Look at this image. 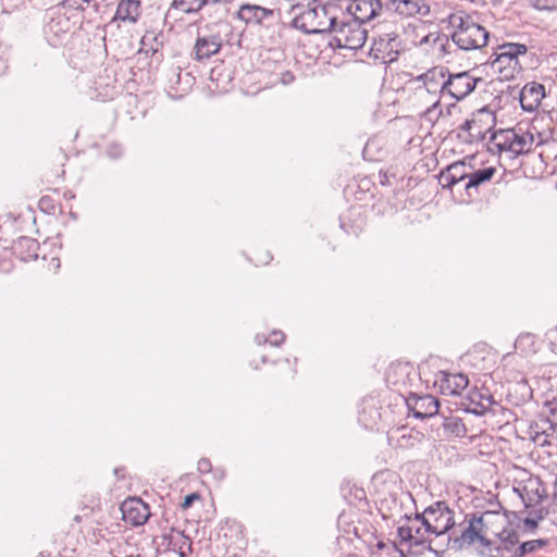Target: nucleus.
Returning <instances> with one entry per match:
<instances>
[{
  "instance_id": "72a5a7b5",
  "label": "nucleus",
  "mask_w": 557,
  "mask_h": 557,
  "mask_svg": "<svg viewBox=\"0 0 557 557\" xmlns=\"http://www.w3.org/2000/svg\"><path fill=\"white\" fill-rule=\"evenodd\" d=\"M422 435L418 432L408 431L407 433H403L397 440V444L401 448H409L414 446L417 443L421 441Z\"/></svg>"
},
{
  "instance_id": "de8ad7c7",
  "label": "nucleus",
  "mask_w": 557,
  "mask_h": 557,
  "mask_svg": "<svg viewBox=\"0 0 557 557\" xmlns=\"http://www.w3.org/2000/svg\"><path fill=\"white\" fill-rule=\"evenodd\" d=\"M49 202V199L48 198H45L42 197L39 201V206L44 209L45 208V203H48Z\"/></svg>"
},
{
  "instance_id": "3c124183",
  "label": "nucleus",
  "mask_w": 557,
  "mask_h": 557,
  "mask_svg": "<svg viewBox=\"0 0 557 557\" xmlns=\"http://www.w3.org/2000/svg\"><path fill=\"white\" fill-rule=\"evenodd\" d=\"M269 260H270V258L267 257L264 260H260V262L267 264L269 262Z\"/></svg>"
},
{
  "instance_id": "6ab92c4d",
  "label": "nucleus",
  "mask_w": 557,
  "mask_h": 557,
  "mask_svg": "<svg viewBox=\"0 0 557 557\" xmlns=\"http://www.w3.org/2000/svg\"><path fill=\"white\" fill-rule=\"evenodd\" d=\"M165 79L169 92H173L174 97H181L186 92L191 84L193 77L189 73L182 77V69L180 66H171L165 72Z\"/></svg>"
},
{
  "instance_id": "bb28decb",
  "label": "nucleus",
  "mask_w": 557,
  "mask_h": 557,
  "mask_svg": "<svg viewBox=\"0 0 557 557\" xmlns=\"http://www.w3.org/2000/svg\"><path fill=\"white\" fill-rule=\"evenodd\" d=\"M495 174V168L488 166L473 172H469L468 182L465 185L467 191L471 188H476L479 185L491 181Z\"/></svg>"
},
{
  "instance_id": "f8f14e48",
  "label": "nucleus",
  "mask_w": 557,
  "mask_h": 557,
  "mask_svg": "<svg viewBox=\"0 0 557 557\" xmlns=\"http://www.w3.org/2000/svg\"><path fill=\"white\" fill-rule=\"evenodd\" d=\"M527 46L523 44H505L498 47V52L494 53L495 59L491 65L495 71L504 72L506 69H516L518 57L527 53Z\"/></svg>"
},
{
  "instance_id": "b1692460",
  "label": "nucleus",
  "mask_w": 557,
  "mask_h": 557,
  "mask_svg": "<svg viewBox=\"0 0 557 557\" xmlns=\"http://www.w3.org/2000/svg\"><path fill=\"white\" fill-rule=\"evenodd\" d=\"M438 400L430 395L418 397L414 406L408 405L412 416L417 419H425L433 417L438 411Z\"/></svg>"
},
{
  "instance_id": "473e14b6",
  "label": "nucleus",
  "mask_w": 557,
  "mask_h": 557,
  "mask_svg": "<svg viewBox=\"0 0 557 557\" xmlns=\"http://www.w3.org/2000/svg\"><path fill=\"white\" fill-rule=\"evenodd\" d=\"M285 335L282 331H273L269 337L263 334L256 335V342L258 345L269 343L272 346H280L284 343Z\"/></svg>"
},
{
  "instance_id": "58836bf2",
  "label": "nucleus",
  "mask_w": 557,
  "mask_h": 557,
  "mask_svg": "<svg viewBox=\"0 0 557 557\" xmlns=\"http://www.w3.org/2000/svg\"><path fill=\"white\" fill-rule=\"evenodd\" d=\"M532 7L539 11H553L554 4H549V0H532Z\"/></svg>"
},
{
  "instance_id": "9d476101",
  "label": "nucleus",
  "mask_w": 557,
  "mask_h": 557,
  "mask_svg": "<svg viewBox=\"0 0 557 557\" xmlns=\"http://www.w3.org/2000/svg\"><path fill=\"white\" fill-rule=\"evenodd\" d=\"M496 124L495 113L487 107H483L472 113L471 119L466 120L460 128L469 133L475 140H484Z\"/></svg>"
},
{
  "instance_id": "09e8293b",
  "label": "nucleus",
  "mask_w": 557,
  "mask_h": 557,
  "mask_svg": "<svg viewBox=\"0 0 557 557\" xmlns=\"http://www.w3.org/2000/svg\"><path fill=\"white\" fill-rule=\"evenodd\" d=\"M431 36H432V35L424 36V37L421 39L420 45L426 44V42L430 40V37H431Z\"/></svg>"
},
{
  "instance_id": "423d86ee",
  "label": "nucleus",
  "mask_w": 557,
  "mask_h": 557,
  "mask_svg": "<svg viewBox=\"0 0 557 557\" xmlns=\"http://www.w3.org/2000/svg\"><path fill=\"white\" fill-rule=\"evenodd\" d=\"M333 32L331 45L341 49L358 50L363 47L368 37L364 25L351 20L341 22L338 27L335 24Z\"/></svg>"
},
{
  "instance_id": "393cba45",
  "label": "nucleus",
  "mask_w": 557,
  "mask_h": 557,
  "mask_svg": "<svg viewBox=\"0 0 557 557\" xmlns=\"http://www.w3.org/2000/svg\"><path fill=\"white\" fill-rule=\"evenodd\" d=\"M164 537L169 541V546L172 550L177 552L181 557H186L191 553L193 542L184 532L171 529Z\"/></svg>"
},
{
  "instance_id": "37998d69",
  "label": "nucleus",
  "mask_w": 557,
  "mask_h": 557,
  "mask_svg": "<svg viewBox=\"0 0 557 557\" xmlns=\"http://www.w3.org/2000/svg\"><path fill=\"white\" fill-rule=\"evenodd\" d=\"M294 79H295V76L289 71H286V72L282 73V75H281V83L283 85H288V84L293 83Z\"/></svg>"
},
{
  "instance_id": "c03bdc74",
  "label": "nucleus",
  "mask_w": 557,
  "mask_h": 557,
  "mask_svg": "<svg viewBox=\"0 0 557 557\" xmlns=\"http://www.w3.org/2000/svg\"><path fill=\"white\" fill-rule=\"evenodd\" d=\"M212 472H213L214 478H215L218 481L223 480V479H224V476H225V471H224V469L216 468V469H214Z\"/></svg>"
},
{
  "instance_id": "2f4dec72",
  "label": "nucleus",
  "mask_w": 557,
  "mask_h": 557,
  "mask_svg": "<svg viewBox=\"0 0 557 557\" xmlns=\"http://www.w3.org/2000/svg\"><path fill=\"white\" fill-rule=\"evenodd\" d=\"M515 346L524 354L535 352V336L531 333L521 334L516 339Z\"/></svg>"
},
{
  "instance_id": "dca6fc26",
  "label": "nucleus",
  "mask_w": 557,
  "mask_h": 557,
  "mask_svg": "<svg viewBox=\"0 0 557 557\" xmlns=\"http://www.w3.org/2000/svg\"><path fill=\"white\" fill-rule=\"evenodd\" d=\"M385 5L388 11L401 16L426 15L430 12V5L425 0H389Z\"/></svg>"
},
{
  "instance_id": "864d4df0",
  "label": "nucleus",
  "mask_w": 557,
  "mask_h": 557,
  "mask_svg": "<svg viewBox=\"0 0 557 557\" xmlns=\"http://www.w3.org/2000/svg\"><path fill=\"white\" fill-rule=\"evenodd\" d=\"M53 261H57V265L55 267L59 268L60 267V261L58 259H53Z\"/></svg>"
},
{
  "instance_id": "a878e982",
  "label": "nucleus",
  "mask_w": 557,
  "mask_h": 557,
  "mask_svg": "<svg viewBox=\"0 0 557 557\" xmlns=\"http://www.w3.org/2000/svg\"><path fill=\"white\" fill-rule=\"evenodd\" d=\"M39 245L37 240L30 237H20L14 244L15 253L20 255L21 260L28 261L32 259H37V250Z\"/></svg>"
},
{
  "instance_id": "39448f33",
  "label": "nucleus",
  "mask_w": 557,
  "mask_h": 557,
  "mask_svg": "<svg viewBox=\"0 0 557 557\" xmlns=\"http://www.w3.org/2000/svg\"><path fill=\"white\" fill-rule=\"evenodd\" d=\"M499 151H509L515 156L529 153L534 145V135L522 127L499 129L491 136Z\"/></svg>"
},
{
  "instance_id": "f257e3e1",
  "label": "nucleus",
  "mask_w": 557,
  "mask_h": 557,
  "mask_svg": "<svg viewBox=\"0 0 557 557\" xmlns=\"http://www.w3.org/2000/svg\"><path fill=\"white\" fill-rule=\"evenodd\" d=\"M487 516L488 512L472 515L461 534L451 540V548L461 550L473 546L482 557H511L519 546V533L512 528H505L495 534L497 542L492 541L487 532Z\"/></svg>"
},
{
  "instance_id": "f704fd0d",
  "label": "nucleus",
  "mask_w": 557,
  "mask_h": 557,
  "mask_svg": "<svg viewBox=\"0 0 557 557\" xmlns=\"http://www.w3.org/2000/svg\"><path fill=\"white\" fill-rule=\"evenodd\" d=\"M91 0H63L57 7H60L62 10L64 8L72 10H84L85 5L89 4Z\"/></svg>"
},
{
  "instance_id": "0eeeda50",
  "label": "nucleus",
  "mask_w": 557,
  "mask_h": 557,
  "mask_svg": "<svg viewBox=\"0 0 557 557\" xmlns=\"http://www.w3.org/2000/svg\"><path fill=\"white\" fill-rule=\"evenodd\" d=\"M215 30L210 33L198 34L194 53L197 61L208 60L219 53L223 45L222 34H227L231 30L230 24L220 22L215 25Z\"/></svg>"
},
{
  "instance_id": "f3484780",
  "label": "nucleus",
  "mask_w": 557,
  "mask_h": 557,
  "mask_svg": "<svg viewBox=\"0 0 557 557\" xmlns=\"http://www.w3.org/2000/svg\"><path fill=\"white\" fill-rule=\"evenodd\" d=\"M470 164L466 161L454 162L441 172L438 181L443 188L451 189L459 182L469 178Z\"/></svg>"
},
{
  "instance_id": "c756f323",
  "label": "nucleus",
  "mask_w": 557,
  "mask_h": 557,
  "mask_svg": "<svg viewBox=\"0 0 557 557\" xmlns=\"http://www.w3.org/2000/svg\"><path fill=\"white\" fill-rule=\"evenodd\" d=\"M547 544L548 540L545 539L523 542L517 547V549H515V553L511 555V557H524L528 554L534 553L537 549L545 547Z\"/></svg>"
},
{
  "instance_id": "ddd939ff",
  "label": "nucleus",
  "mask_w": 557,
  "mask_h": 557,
  "mask_svg": "<svg viewBox=\"0 0 557 557\" xmlns=\"http://www.w3.org/2000/svg\"><path fill=\"white\" fill-rule=\"evenodd\" d=\"M382 8L383 5L380 0H352L348 5L347 11L351 15V21H356L359 22V24L364 25L379 16Z\"/></svg>"
},
{
  "instance_id": "2eb2a0df",
  "label": "nucleus",
  "mask_w": 557,
  "mask_h": 557,
  "mask_svg": "<svg viewBox=\"0 0 557 557\" xmlns=\"http://www.w3.org/2000/svg\"><path fill=\"white\" fill-rule=\"evenodd\" d=\"M121 511L124 521L133 525L144 524L150 515L149 507L136 497L124 500L121 505Z\"/></svg>"
},
{
  "instance_id": "cd10ccee",
  "label": "nucleus",
  "mask_w": 557,
  "mask_h": 557,
  "mask_svg": "<svg viewBox=\"0 0 557 557\" xmlns=\"http://www.w3.org/2000/svg\"><path fill=\"white\" fill-rule=\"evenodd\" d=\"M208 4V0H173L171 9L181 11L185 14H194L198 13Z\"/></svg>"
},
{
  "instance_id": "c9c22d12",
  "label": "nucleus",
  "mask_w": 557,
  "mask_h": 557,
  "mask_svg": "<svg viewBox=\"0 0 557 557\" xmlns=\"http://www.w3.org/2000/svg\"><path fill=\"white\" fill-rule=\"evenodd\" d=\"M441 107V101H440V98H436L425 110L424 112V115L429 119V120H437L438 116L442 114V110L440 109Z\"/></svg>"
},
{
  "instance_id": "5701e85b",
  "label": "nucleus",
  "mask_w": 557,
  "mask_h": 557,
  "mask_svg": "<svg viewBox=\"0 0 557 557\" xmlns=\"http://www.w3.org/2000/svg\"><path fill=\"white\" fill-rule=\"evenodd\" d=\"M273 10L260 5L243 4L237 12V17L246 24H260L263 20L273 16Z\"/></svg>"
},
{
  "instance_id": "9b49d317",
  "label": "nucleus",
  "mask_w": 557,
  "mask_h": 557,
  "mask_svg": "<svg viewBox=\"0 0 557 557\" xmlns=\"http://www.w3.org/2000/svg\"><path fill=\"white\" fill-rule=\"evenodd\" d=\"M512 490L527 508L541 503L545 497V490L540 478L531 474L523 480L516 481Z\"/></svg>"
},
{
  "instance_id": "412c9836",
  "label": "nucleus",
  "mask_w": 557,
  "mask_h": 557,
  "mask_svg": "<svg viewBox=\"0 0 557 557\" xmlns=\"http://www.w3.org/2000/svg\"><path fill=\"white\" fill-rule=\"evenodd\" d=\"M141 15V2L139 0H121L116 7L112 22L121 21L128 24L138 22Z\"/></svg>"
},
{
  "instance_id": "4c0bfd02",
  "label": "nucleus",
  "mask_w": 557,
  "mask_h": 557,
  "mask_svg": "<svg viewBox=\"0 0 557 557\" xmlns=\"http://www.w3.org/2000/svg\"><path fill=\"white\" fill-rule=\"evenodd\" d=\"M398 536L401 542H413V528L401 525L397 529Z\"/></svg>"
},
{
  "instance_id": "20e7f679",
  "label": "nucleus",
  "mask_w": 557,
  "mask_h": 557,
  "mask_svg": "<svg viewBox=\"0 0 557 557\" xmlns=\"http://www.w3.org/2000/svg\"><path fill=\"white\" fill-rule=\"evenodd\" d=\"M403 41L396 25H382L373 38L370 57L382 64H389L398 59Z\"/></svg>"
},
{
  "instance_id": "a19ab883",
  "label": "nucleus",
  "mask_w": 557,
  "mask_h": 557,
  "mask_svg": "<svg viewBox=\"0 0 557 557\" xmlns=\"http://www.w3.org/2000/svg\"><path fill=\"white\" fill-rule=\"evenodd\" d=\"M425 534L422 527H418L413 530V543L414 544H422L425 541Z\"/></svg>"
},
{
  "instance_id": "1a4fd4ad",
  "label": "nucleus",
  "mask_w": 557,
  "mask_h": 557,
  "mask_svg": "<svg viewBox=\"0 0 557 557\" xmlns=\"http://www.w3.org/2000/svg\"><path fill=\"white\" fill-rule=\"evenodd\" d=\"M481 78L473 77L470 72L449 73L446 70V81L442 85V97L448 95L450 98L460 101L469 96Z\"/></svg>"
},
{
  "instance_id": "c85d7f7f",
  "label": "nucleus",
  "mask_w": 557,
  "mask_h": 557,
  "mask_svg": "<svg viewBox=\"0 0 557 557\" xmlns=\"http://www.w3.org/2000/svg\"><path fill=\"white\" fill-rule=\"evenodd\" d=\"M442 426L445 433L456 437H463L467 433V429L462 422V419L458 417L445 418Z\"/></svg>"
},
{
  "instance_id": "a18cd8bd",
  "label": "nucleus",
  "mask_w": 557,
  "mask_h": 557,
  "mask_svg": "<svg viewBox=\"0 0 557 557\" xmlns=\"http://www.w3.org/2000/svg\"><path fill=\"white\" fill-rule=\"evenodd\" d=\"M523 522H524L525 527H528L532 530L537 527V521L533 518H525Z\"/></svg>"
},
{
  "instance_id": "49530a36",
  "label": "nucleus",
  "mask_w": 557,
  "mask_h": 557,
  "mask_svg": "<svg viewBox=\"0 0 557 557\" xmlns=\"http://www.w3.org/2000/svg\"><path fill=\"white\" fill-rule=\"evenodd\" d=\"M109 153H110L112 157L116 158V157H119V156L122 153V149H121V147H120V146H112V147H111V150L109 151Z\"/></svg>"
},
{
  "instance_id": "603ef678",
  "label": "nucleus",
  "mask_w": 557,
  "mask_h": 557,
  "mask_svg": "<svg viewBox=\"0 0 557 557\" xmlns=\"http://www.w3.org/2000/svg\"><path fill=\"white\" fill-rule=\"evenodd\" d=\"M125 557H141L140 555H126Z\"/></svg>"
},
{
  "instance_id": "e433bc0d",
  "label": "nucleus",
  "mask_w": 557,
  "mask_h": 557,
  "mask_svg": "<svg viewBox=\"0 0 557 557\" xmlns=\"http://www.w3.org/2000/svg\"><path fill=\"white\" fill-rule=\"evenodd\" d=\"M545 339L549 349L557 355V325L546 332Z\"/></svg>"
},
{
  "instance_id": "7ed1b4c3",
  "label": "nucleus",
  "mask_w": 557,
  "mask_h": 557,
  "mask_svg": "<svg viewBox=\"0 0 557 557\" xmlns=\"http://www.w3.org/2000/svg\"><path fill=\"white\" fill-rule=\"evenodd\" d=\"M333 7L312 2L298 12L293 18V26L305 34H319L333 30L336 16L331 13Z\"/></svg>"
},
{
  "instance_id": "4be33fe9",
  "label": "nucleus",
  "mask_w": 557,
  "mask_h": 557,
  "mask_svg": "<svg viewBox=\"0 0 557 557\" xmlns=\"http://www.w3.org/2000/svg\"><path fill=\"white\" fill-rule=\"evenodd\" d=\"M430 507L433 508L432 523L433 525L438 527V530H436V535H442L447 532L455 523L453 511H450L448 507L441 502H437Z\"/></svg>"
},
{
  "instance_id": "4468645a",
  "label": "nucleus",
  "mask_w": 557,
  "mask_h": 557,
  "mask_svg": "<svg viewBox=\"0 0 557 557\" xmlns=\"http://www.w3.org/2000/svg\"><path fill=\"white\" fill-rule=\"evenodd\" d=\"M468 384L469 379L463 373H448L441 371L435 380V385H437L440 392L446 396L460 395Z\"/></svg>"
},
{
  "instance_id": "f03ea898",
  "label": "nucleus",
  "mask_w": 557,
  "mask_h": 557,
  "mask_svg": "<svg viewBox=\"0 0 557 557\" xmlns=\"http://www.w3.org/2000/svg\"><path fill=\"white\" fill-rule=\"evenodd\" d=\"M449 24L454 27L450 37L453 42L465 51L481 49L486 46L488 32L475 23L468 14L449 15Z\"/></svg>"
},
{
  "instance_id": "ea45409f",
  "label": "nucleus",
  "mask_w": 557,
  "mask_h": 557,
  "mask_svg": "<svg viewBox=\"0 0 557 557\" xmlns=\"http://www.w3.org/2000/svg\"><path fill=\"white\" fill-rule=\"evenodd\" d=\"M197 469L200 473L202 474H206V473H209V472H212V465H211V461L210 459L208 458H201L199 461H198V465H197Z\"/></svg>"
},
{
  "instance_id": "a211bd4d",
  "label": "nucleus",
  "mask_w": 557,
  "mask_h": 557,
  "mask_svg": "<svg viewBox=\"0 0 557 557\" xmlns=\"http://www.w3.org/2000/svg\"><path fill=\"white\" fill-rule=\"evenodd\" d=\"M545 96V88L542 84H527L520 91V106L527 112L535 111Z\"/></svg>"
},
{
  "instance_id": "8fccbe9b",
  "label": "nucleus",
  "mask_w": 557,
  "mask_h": 557,
  "mask_svg": "<svg viewBox=\"0 0 557 557\" xmlns=\"http://www.w3.org/2000/svg\"><path fill=\"white\" fill-rule=\"evenodd\" d=\"M209 1V4H216V3H221L223 0H208Z\"/></svg>"
},
{
  "instance_id": "6e6552de",
  "label": "nucleus",
  "mask_w": 557,
  "mask_h": 557,
  "mask_svg": "<svg viewBox=\"0 0 557 557\" xmlns=\"http://www.w3.org/2000/svg\"><path fill=\"white\" fill-rule=\"evenodd\" d=\"M44 34L51 46L60 44L61 39L72 29V23L60 7H51L45 13Z\"/></svg>"
},
{
  "instance_id": "aec40b11",
  "label": "nucleus",
  "mask_w": 557,
  "mask_h": 557,
  "mask_svg": "<svg viewBox=\"0 0 557 557\" xmlns=\"http://www.w3.org/2000/svg\"><path fill=\"white\" fill-rule=\"evenodd\" d=\"M418 81L423 83L425 92L436 98L437 92L442 95V85L446 81V69L435 66L418 76Z\"/></svg>"
},
{
  "instance_id": "7c9ffc66",
  "label": "nucleus",
  "mask_w": 557,
  "mask_h": 557,
  "mask_svg": "<svg viewBox=\"0 0 557 557\" xmlns=\"http://www.w3.org/2000/svg\"><path fill=\"white\" fill-rule=\"evenodd\" d=\"M432 515L433 508L428 507L422 513H416L414 520L421 522V527L423 528L424 532L428 534L436 535V530H438V527L433 525Z\"/></svg>"
},
{
  "instance_id": "79ce46f5",
  "label": "nucleus",
  "mask_w": 557,
  "mask_h": 557,
  "mask_svg": "<svg viewBox=\"0 0 557 557\" xmlns=\"http://www.w3.org/2000/svg\"><path fill=\"white\" fill-rule=\"evenodd\" d=\"M198 498H199V495L197 493H191V494L185 496V498L182 503V508L183 509L189 508L193 505L194 500L198 499Z\"/></svg>"
}]
</instances>
